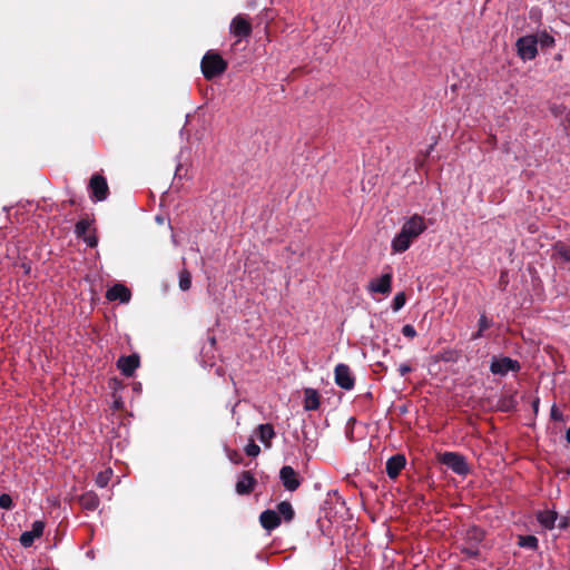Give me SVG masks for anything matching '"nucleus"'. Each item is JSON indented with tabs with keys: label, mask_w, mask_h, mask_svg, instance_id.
I'll list each match as a JSON object with an SVG mask.
<instances>
[{
	"label": "nucleus",
	"mask_w": 570,
	"mask_h": 570,
	"mask_svg": "<svg viewBox=\"0 0 570 570\" xmlns=\"http://www.w3.org/2000/svg\"><path fill=\"white\" fill-rule=\"evenodd\" d=\"M440 462L459 475L469 473V465L465 458L455 452H444L440 455Z\"/></svg>",
	"instance_id": "obj_3"
},
{
	"label": "nucleus",
	"mask_w": 570,
	"mask_h": 570,
	"mask_svg": "<svg viewBox=\"0 0 570 570\" xmlns=\"http://www.w3.org/2000/svg\"><path fill=\"white\" fill-rule=\"evenodd\" d=\"M483 332H480V330L473 335V338H479L482 336Z\"/></svg>",
	"instance_id": "obj_43"
},
{
	"label": "nucleus",
	"mask_w": 570,
	"mask_h": 570,
	"mask_svg": "<svg viewBox=\"0 0 570 570\" xmlns=\"http://www.w3.org/2000/svg\"><path fill=\"white\" fill-rule=\"evenodd\" d=\"M140 365V357L138 354H131L127 356H121L117 361V367L126 377L134 376L136 370Z\"/></svg>",
	"instance_id": "obj_10"
},
{
	"label": "nucleus",
	"mask_w": 570,
	"mask_h": 570,
	"mask_svg": "<svg viewBox=\"0 0 570 570\" xmlns=\"http://www.w3.org/2000/svg\"><path fill=\"white\" fill-rule=\"evenodd\" d=\"M230 33L238 40L248 38L252 35V23L244 14H237L233 18L229 26Z\"/></svg>",
	"instance_id": "obj_7"
},
{
	"label": "nucleus",
	"mask_w": 570,
	"mask_h": 570,
	"mask_svg": "<svg viewBox=\"0 0 570 570\" xmlns=\"http://www.w3.org/2000/svg\"><path fill=\"white\" fill-rule=\"evenodd\" d=\"M410 372H412V367L409 364H401L399 366V373L401 376H405Z\"/></svg>",
	"instance_id": "obj_38"
},
{
	"label": "nucleus",
	"mask_w": 570,
	"mask_h": 570,
	"mask_svg": "<svg viewBox=\"0 0 570 570\" xmlns=\"http://www.w3.org/2000/svg\"><path fill=\"white\" fill-rule=\"evenodd\" d=\"M519 546L522 548L535 550L538 548V539L534 535H521L519 537Z\"/></svg>",
	"instance_id": "obj_26"
},
{
	"label": "nucleus",
	"mask_w": 570,
	"mask_h": 570,
	"mask_svg": "<svg viewBox=\"0 0 570 570\" xmlns=\"http://www.w3.org/2000/svg\"><path fill=\"white\" fill-rule=\"evenodd\" d=\"M12 507H13V501H12L11 495L8 493H2L0 495V508L10 510V509H12Z\"/></svg>",
	"instance_id": "obj_33"
},
{
	"label": "nucleus",
	"mask_w": 570,
	"mask_h": 570,
	"mask_svg": "<svg viewBox=\"0 0 570 570\" xmlns=\"http://www.w3.org/2000/svg\"><path fill=\"white\" fill-rule=\"evenodd\" d=\"M131 293L128 287L122 284H116L110 287L106 293L108 301H119L121 303H128L130 301Z\"/></svg>",
	"instance_id": "obj_16"
},
{
	"label": "nucleus",
	"mask_w": 570,
	"mask_h": 570,
	"mask_svg": "<svg viewBox=\"0 0 570 570\" xmlns=\"http://www.w3.org/2000/svg\"><path fill=\"white\" fill-rule=\"evenodd\" d=\"M405 463H406V460L403 454H395V455L391 456L387 460L386 466H385L386 474L389 475V478L393 479V480L396 479L399 476L400 472L402 471V469H404Z\"/></svg>",
	"instance_id": "obj_15"
},
{
	"label": "nucleus",
	"mask_w": 570,
	"mask_h": 570,
	"mask_svg": "<svg viewBox=\"0 0 570 570\" xmlns=\"http://www.w3.org/2000/svg\"><path fill=\"white\" fill-rule=\"evenodd\" d=\"M245 452L248 456L255 458L259 454L261 448L253 440H250L245 448Z\"/></svg>",
	"instance_id": "obj_32"
},
{
	"label": "nucleus",
	"mask_w": 570,
	"mask_h": 570,
	"mask_svg": "<svg viewBox=\"0 0 570 570\" xmlns=\"http://www.w3.org/2000/svg\"><path fill=\"white\" fill-rule=\"evenodd\" d=\"M320 395L314 389H305L304 391V409L306 411H315L320 407Z\"/></svg>",
	"instance_id": "obj_20"
},
{
	"label": "nucleus",
	"mask_w": 570,
	"mask_h": 570,
	"mask_svg": "<svg viewBox=\"0 0 570 570\" xmlns=\"http://www.w3.org/2000/svg\"><path fill=\"white\" fill-rule=\"evenodd\" d=\"M229 459L232 462L238 464L240 463L242 461V456L239 453H237L236 451H233L232 453H229Z\"/></svg>",
	"instance_id": "obj_39"
},
{
	"label": "nucleus",
	"mask_w": 570,
	"mask_h": 570,
	"mask_svg": "<svg viewBox=\"0 0 570 570\" xmlns=\"http://www.w3.org/2000/svg\"><path fill=\"white\" fill-rule=\"evenodd\" d=\"M519 57L522 60H532L538 53V40L535 36L529 35L521 37L515 43Z\"/></svg>",
	"instance_id": "obj_4"
},
{
	"label": "nucleus",
	"mask_w": 570,
	"mask_h": 570,
	"mask_svg": "<svg viewBox=\"0 0 570 570\" xmlns=\"http://www.w3.org/2000/svg\"><path fill=\"white\" fill-rule=\"evenodd\" d=\"M440 358L444 362H456L459 353L453 350H445L440 354Z\"/></svg>",
	"instance_id": "obj_31"
},
{
	"label": "nucleus",
	"mask_w": 570,
	"mask_h": 570,
	"mask_svg": "<svg viewBox=\"0 0 570 570\" xmlns=\"http://www.w3.org/2000/svg\"><path fill=\"white\" fill-rule=\"evenodd\" d=\"M426 229L424 217L413 215L402 225L401 230L392 239V249L394 253H404L424 230Z\"/></svg>",
	"instance_id": "obj_1"
},
{
	"label": "nucleus",
	"mask_w": 570,
	"mask_h": 570,
	"mask_svg": "<svg viewBox=\"0 0 570 570\" xmlns=\"http://www.w3.org/2000/svg\"><path fill=\"white\" fill-rule=\"evenodd\" d=\"M433 148H434V144L430 145L426 153L424 154V157H428L430 155V153L433 150Z\"/></svg>",
	"instance_id": "obj_42"
},
{
	"label": "nucleus",
	"mask_w": 570,
	"mask_h": 570,
	"mask_svg": "<svg viewBox=\"0 0 570 570\" xmlns=\"http://www.w3.org/2000/svg\"><path fill=\"white\" fill-rule=\"evenodd\" d=\"M569 524H570V517H568V515L559 517L558 515V520L556 522L557 528L564 530L569 527Z\"/></svg>",
	"instance_id": "obj_34"
},
{
	"label": "nucleus",
	"mask_w": 570,
	"mask_h": 570,
	"mask_svg": "<svg viewBox=\"0 0 570 570\" xmlns=\"http://www.w3.org/2000/svg\"><path fill=\"white\" fill-rule=\"evenodd\" d=\"M553 249L556 254L563 261V262H570V246L558 242L554 244Z\"/></svg>",
	"instance_id": "obj_24"
},
{
	"label": "nucleus",
	"mask_w": 570,
	"mask_h": 570,
	"mask_svg": "<svg viewBox=\"0 0 570 570\" xmlns=\"http://www.w3.org/2000/svg\"><path fill=\"white\" fill-rule=\"evenodd\" d=\"M45 530V522L35 521L30 531H24L20 535V543L24 548H29L33 544L35 540L40 538Z\"/></svg>",
	"instance_id": "obj_14"
},
{
	"label": "nucleus",
	"mask_w": 570,
	"mask_h": 570,
	"mask_svg": "<svg viewBox=\"0 0 570 570\" xmlns=\"http://www.w3.org/2000/svg\"><path fill=\"white\" fill-rule=\"evenodd\" d=\"M90 228V220L87 218L80 219L75 226V234L78 238H82L89 247H96L98 239L95 235L88 234Z\"/></svg>",
	"instance_id": "obj_12"
},
{
	"label": "nucleus",
	"mask_w": 570,
	"mask_h": 570,
	"mask_svg": "<svg viewBox=\"0 0 570 570\" xmlns=\"http://www.w3.org/2000/svg\"><path fill=\"white\" fill-rule=\"evenodd\" d=\"M566 439L570 443V428L566 432Z\"/></svg>",
	"instance_id": "obj_44"
},
{
	"label": "nucleus",
	"mask_w": 570,
	"mask_h": 570,
	"mask_svg": "<svg viewBox=\"0 0 570 570\" xmlns=\"http://www.w3.org/2000/svg\"><path fill=\"white\" fill-rule=\"evenodd\" d=\"M21 267L23 268V272H24L26 274H29V273H30V271H31V266H30V264H28V263H22V264H21Z\"/></svg>",
	"instance_id": "obj_40"
},
{
	"label": "nucleus",
	"mask_w": 570,
	"mask_h": 570,
	"mask_svg": "<svg viewBox=\"0 0 570 570\" xmlns=\"http://www.w3.org/2000/svg\"><path fill=\"white\" fill-rule=\"evenodd\" d=\"M367 289L371 293L390 294L392 289V274L385 273L381 277L372 279L367 285Z\"/></svg>",
	"instance_id": "obj_11"
},
{
	"label": "nucleus",
	"mask_w": 570,
	"mask_h": 570,
	"mask_svg": "<svg viewBox=\"0 0 570 570\" xmlns=\"http://www.w3.org/2000/svg\"><path fill=\"white\" fill-rule=\"evenodd\" d=\"M532 405H533L534 412L537 413L538 409H539V399L534 400Z\"/></svg>",
	"instance_id": "obj_41"
},
{
	"label": "nucleus",
	"mask_w": 570,
	"mask_h": 570,
	"mask_svg": "<svg viewBox=\"0 0 570 570\" xmlns=\"http://www.w3.org/2000/svg\"><path fill=\"white\" fill-rule=\"evenodd\" d=\"M550 414H551V417H552L554 421H561V420H562V417H563L562 413L557 409V406H556V405H553V406L551 407V413H550Z\"/></svg>",
	"instance_id": "obj_37"
},
{
	"label": "nucleus",
	"mask_w": 570,
	"mask_h": 570,
	"mask_svg": "<svg viewBox=\"0 0 570 570\" xmlns=\"http://www.w3.org/2000/svg\"><path fill=\"white\" fill-rule=\"evenodd\" d=\"M227 61L214 50H208L202 58L200 69L206 80H213L227 70Z\"/></svg>",
	"instance_id": "obj_2"
},
{
	"label": "nucleus",
	"mask_w": 570,
	"mask_h": 570,
	"mask_svg": "<svg viewBox=\"0 0 570 570\" xmlns=\"http://www.w3.org/2000/svg\"><path fill=\"white\" fill-rule=\"evenodd\" d=\"M402 334L409 338H414L416 336V331L413 325L406 324L402 327Z\"/></svg>",
	"instance_id": "obj_35"
},
{
	"label": "nucleus",
	"mask_w": 570,
	"mask_h": 570,
	"mask_svg": "<svg viewBox=\"0 0 570 570\" xmlns=\"http://www.w3.org/2000/svg\"><path fill=\"white\" fill-rule=\"evenodd\" d=\"M460 550L462 553L466 554L470 558H475L480 553L479 547L466 544V543H463L462 547L460 548Z\"/></svg>",
	"instance_id": "obj_30"
},
{
	"label": "nucleus",
	"mask_w": 570,
	"mask_h": 570,
	"mask_svg": "<svg viewBox=\"0 0 570 570\" xmlns=\"http://www.w3.org/2000/svg\"><path fill=\"white\" fill-rule=\"evenodd\" d=\"M489 326H490V323H489L488 318L484 315H482L479 320L480 332L485 331L487 328H489Z\"/></svg>",
	"instance_id": "obj_36"
},
{
	"label": "nucleus",
	"mask_w": 570,
	"mask_h": 570,
	"mask_svg": "<svg viewBox=\"0 0 570 570\" xmlns=\"http://www.w3.org/2000/svg\"><path fill=\"white\" fill-rule=\"evenodd\" d=\"M111 475H112L111 469H107L105 471L99 472L96 476V484L99 488H105L109 483Z\"/></svg>",
	"instance_id": "obj_28"
},
{
	"label": "nucleus",
	"mask_w": 570,
	"mask_h": 570,
	"mask_svg": "<svg viewBox=\"0 0 570 570\" xmlns=\"http://www.w3.org/2000/svg\"><path fill=\"white\" fill-rule=\"evenodd\" d=\"M191 286V275L190 273L184 268L179 272V288L181 291H188Z\"/></svg>",
	"instance_id": "obj_27"
},
{
	"label": "nucleus",
	"mask_w": 570,
	"mask_h": 570,
	"mask_svg": "<svg viewBox=\"0 0 570 570\" xmlns=\"http://www.w3.org/2000/svg\"><path fill=\"white\" fill-rule=\"evenodd\" d=\"M90 198L92 202L106 200L109 195V187L104 176L95 174L89 180Z\"/></svg>",
	"instance_id": "obj_5"
},
{
	"label": "nucleus",
	"mask_w": 570,
	"mask_h": 570,
	"mask_svg": "<svg viewBox=\"0 0 570 570\" xmlns=\"http://www.w3.org/2000/svg\"><path fill=\"white\" fill-rule=\"evenodd\" d=\"M405 302H406V297H405V294L403 292L401 293H397L394 298H393V302H392V308L394 312H397L400 311L404 305H405Z\"/></svg>",
	"instance_id": "obj_29"
},
{
	"label": "nucleus",
	"mask_w": 570,
	"mask_h": 570,
	"mask_svg": "<svg viewBox=\"0 0 570 570\" xmlns=\"http://www.w3.org/2000/svg\"><path fill=\"white\" fill-rule=\"evenodd\" d=\"M99 497L94 491L85 492L79 498L80 505L89 511H95L99 505Z\"/></svg>",
	"instance_id": "obj_21"
},
{
	"label": "nucleus",
	"mask_w": 570,
	"mask_h": 570,
	"mask_svg": "<svg viewBox=\"0 0 570 570\" xmlns=\"http://www.w3.org/2000/svg\"><path fill=\"white\" fill-rule=\"evenodd\" d=\"M535 37L538 40V45H540L542 49L552 48L554 46V38L547 31H542L538 33Z\"/></svg>",
	"instance_id": "obj_25"
},
{
	"label": "nucleus",
	"mask_w": 570,
	"mask_h": 570,
	"mask_svg": "<svg viewBox=\"0 0 570 570\" xmlns=\"http://www.w3.org/2000/svg\"><path fill=\"white\" fill-rule=\"evenodd\" d=\"M278 515L283 517L286 522H289L294 519L295 512L292 504L288 501H283L277 504Z\"/></svg>",
	"instance_id": "obj_23"
},
{
	"label": "nucleus",
	"mask_w": 570,
	"mask_h": 570,
	"mask_svg": "<svg viewBox=\"0 0 570 570\" xmlns=\"http://www.w3.org/2000/svg\"><path fill=\"white\" fill-rule=\"evenodd\" d=\"M42 570H49V569H42Z\"/></svg>",
	"instance_id": "obj_45"
},
{
	"label": "nucleus",
	"mask_w": 570,
	"mask_h": 570,
	"mask_svg": "<svg viewBox=\"0 0 570 570\" xmlns=\"http://www.w3.org/2000/svg\"><path fill=\"white\" fill-rule=\"evenodd\" d=\"M520 363L508 356L493 357L490 365V371L494 375L504 376L509 372L520 371Z\"/></svg>",
	"instance_id": "obj_6"
},
{
	"label": "nucleus",
	"mask_w": 570,
	"mask_h": 570,
	"mask_svg": "<svg viewBox=\"0 0 570 570\" xmlns=\"http://www.w3.org/2000/svg\"><path fill=\"white\" fill-rule=\"evenodd\" d=\"M537 519L542 527L547 529H553L558 520V513L552 510L540 511L537 515Z\"/></svg>",
	"instance_id": "obj_22"
},
{
	"label": "nucleus",
	"mask_w": 570,
	"mask_h": 570,
	"mask_svg": "<svg viewBox=\"0 0 570 570\" xmlns=\"http://www.w3.org/2000/svg\"><path fill=\"white\" fill-rule=\"evenodd\" d=\"M335 383L344 390H352L355 384V379L352 375L351 368L346 364H337L334 370Z\"/></svg>",
	"instance_id": "obj_9"
},
{
	"label": "nucleus",
	"mask_w": 570,
	"mask_h": 570,
	"mask_svg": "<svg viewBox=\"0 0 570 570\" xmlns=\"http://www.w3.org/2000/svg\"><path fill=\"white\" fill-rule=\"evenodd\" d=\"M279 479L287 491H296L302 483L298 473L291 466L284 465L279 471Z\"/></svg>",
	"instance_id": "obj_8"
},
{
	"label": "nucleus",
	"mask_w": 570,
	"mask_h": 570,
	"mask_svg": "<svg viewBox=\"0 0 570 570\" xmlns=\"http://www.w3.org/2000/svg\"><path fill=\"white\" fill-rule=\"evenodd\" d=\"M258 440L266 446H272V440L275 438V431L272 424H259L256 429Z\"/></svg>",
	"instance_id": "obj_19"
},
{
	"label": "nucleus",
	"mask_w": 570,
	"mask_h": 570,
	"mask_svg": "<svg viewBox=\"0 0 570 570\" xmlns=\"http://www.w3.org/2000/svg\"><path fill=\"white\" fill-rule=\"evenodd\" d=\"M261 525L267 530L273 531L281 524V517L274 510H265L259 515Z\"/></svg>",
	"instance_id": "obj_17"
},
{
	"label": "nucleus",
	"mask_w": 570,
	"mask_h": 570,
	"mask_svg": "<svg viewBox=\"0 0 570 570\" xmlns=\"http://www.w3.org/2000/svg\"><path fill=\"white\" fill-rule=\"evenodd\" d=\"M256 479L249 471H243L236 482L235 490L238 494L245 495L253 492Z\"/></svg>",
	"instance_id": "obj_13"
},
{
	"label": "nucleus",
	"mask_w": 570,
	"mask_h": 570,
	"mask_svg": "<svg viewBox=\"0 0 570 570\" xmlns=\"http://www.w3.org/2000/svg\"><path fill=\"white\" fill-rule=\"evenodd\" d=\"M484 535L485 533L481 528L472 525L465 530L463 540L466 544L479 547L483 541Z\"/></svg>",
	"instance_id": "obj_18"
}]
</instances>
